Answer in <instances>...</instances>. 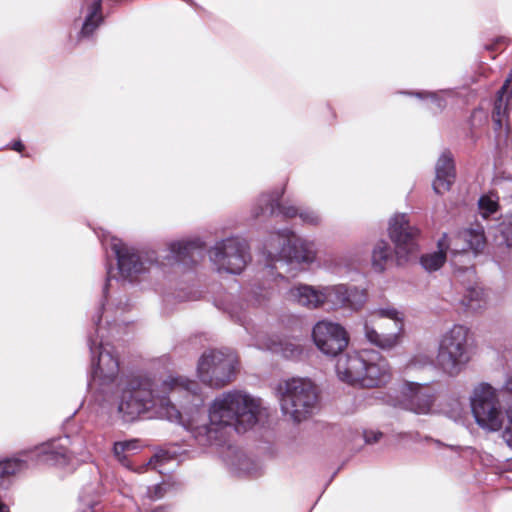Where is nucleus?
Wrapping results in <instances>:
<instances>
[{
	"label": "nucleus",
	"mask_w": 512,
	"mask_h": 512,
	"mask_svg": "<svg viewBox=\"0 0 512 512\" xmlns=\"http://www.w3.org/2000/svg\"><path fill=\"white\" fill-rule=\"evenodd\" d=\"M504 388L509 391V392H512V378H508L507 381L505 382L504 384Z\"/></svg>",
	"instance_id": "obj_43"
},
{
	"label": "nucleus",
	"mask_w": 512,
	"mask_h": 512,
	"mask_svg": "<svg viewBox=\"0 0 512 512\" xmlns=\"http://www.w3.org/2000/svg\"><path fill=\"white\" fill-rule=\"evenodd\" d=\"M151 512H163V509L161 507H159V508H157V509H155V510H153Z\"/></svg>",
	"instance_id": "obj_46"
},
{
	"label": "nucleus",
	"mask_w": 512,
	"mask_h": 512,
	"mask_svg": "<svg viewBox=\"0 0 512 512\" xmlns=\"http://www.w3.org/2000/svg\"><path fill=\"white\" fill-rule=\"evenodd\" d=\"M237 358L231 352L209 350L202 354L197 365V375L202 383L212 388H222L236 377Z\"/></svg>",
	"instance_id": "obj_9"
},
{
	"label": "nucleus",
	"mask_w": 512,
	"mask_h": 512,
	"mask_svg": "<svg viewBox=\"0 0 512 512\" xmlns=\"http://www.w3.org/2000/svg\"><path fill=\"white\" fill-rule=\"evenodd\" d=\"M280 406L284 415L301 422L313 414L318 403V392L306 378H291L279 384Z\"/></svg>",
	"instance_id": "obj_7"
},
{
	"label": "nucleus",
	"mask_w": 512,
	"mask_h": 512,
	"mask_svg": "<svg viewBox=\"0 0 512 512\" xmlns=\"http://www.w3.org/2000/svg\"><path fill=\"white\" fill-rule=\"evenodd\" d=\"M403 406L416 414H427L431 411L434 395L427 388L417 383H407L403 391Z\"/></svg>",
	"instance_id": "obj_19"
},
{
	"label": "nucleus",
	"mask_w": 512,
	"mask_h": 512,
	"mask_svg": "<svg viewBox=\"0 0 512 512\" xmlns=\"http://www.w3.org/2000/svg\"><path fill=\"white\" fill-rule=\"evenodd\" d=\"M401 94L414 96L423 103L425 108L433 113L441 112L446 107L447 92L445 90L402 91Z\"/></svg>",
	"instance_id": "obj_25"
},
{
	"label": "nucleus",
	"mask_w": 512,
	"mask_h": 512,
	"mask_svg": "<svg viewBox=\"0 0 512 512\" xmlns=\"http://www.w3.org/2000/svg\"><path fill=\"white\" fill-rule=\"evenodd\" d=\"M133 444L131 442H116L113 447L114 455L117 457L118 461L123 465H126V456L124 455L125 451L129 450Z\"/></svg>",
	"instance_id": "obj_38"
},
{
	"label": "nucleus",
	"mask_w": 512,
	"mask_h": 512,
	"mask_svg": "<svg viewBox=\"0 0 512 512\" xmlns=\"http://www.w3.org/2000/svg\"><path fill=\"white\" fill-rule=\"evenodd\" d=\"M432 188L437 195H444L448 191V155L442 152L435 165V178Z\"/></svg>",
	"instance_id": "obj_26"
},
{
	"label": "nucleus",
	"mask_w": 512,
	"mask_h": 512,
	"mask_svg": "<svg viewBox=\"0 0 512 512\" xmlns=\"http://www.w3.org/2000/svg\"><path fill=\"white\" fill-rule=\"evenodd\" d=\"M26 466V461L18 458L0 461V486L7 488L10 478L23 471Z\"/></svg>",
	"instance_id": "obj_28"
},
{
	"label": "nucleus",
	"mask_w": 512,
	"mask_h": 512,
	"mask_svg": "<svg viewBox=\"0 0 512 512\" xmlns=\"http://www.w3.org/2000/svg\"><path fill=\"white\" fill-rule=\"evenodd\" d=\"M486 48H487L488 50H492V49H493V45H488V46H486Z\"/></svg>",
	"instance_id": "obj_48"
},
{
	"label": "nucleus",
	"mask_w": 512,
	"mask_h": 512,
	"mask_svg": "<svg viewBox=\"0 0 512 512\" xmlns=\"http://www.w3.org/2000/svg\"><path fill=\"white\" fill-rule=\"evenodd\" d=\"M498 209V198L493 194H484L479 198L478 211L483 220L496 219Z\"/></svg>",
	"instance_id": "obj_30"
},
{
	"label": "nucleus",
	"mask_w": 512,
	"mask_h": 512,
	"mask_svg": "<svg viewBox=\"0 0 512 512\" xmlns=\"http://www.w3.org/2000/svg\"><path fill=\"white\" fill-rule=\"evenodd\" d=\"M506 416L508 423L502 432V439L508 447L512 448V399L506 410ZM507 461H512V457L508 458Z\"/></svg>",
	"instance_id": "obj_36"
},
{
	"label": "nucleus",
	"mask_w": 512,
	"mask_h": 512,
	"mask_svg": "<svg viewBox=\"0 0 512 512\" xmlns=\"http://www.w3.org/2000/svg\"><path fill=\"white\" fill-rule=\"evenodd\" d=\"M335 369L342 382L359 388L378 387L390 378L388 362L375 350L341 354Z\"/></svg>",
	"instance_id": "obj_4"
},
{
	"label": "nucleus",
	"mask_w": 512,
	"mask_h": 512,
	"mask_svg": "<svg viewBox=\"0 0 512 512\" xmlns=\"http://www.w3.org/2000/svg\"><path fill=\"white\" fill-rule=\"evenodd\" d=\"M283 194L284 188H280L259 195L251 208L252 216L254 218L281 216L284 219H292L299 216L300 209L296 206L288 202L281 203Z\"/></svg>",
	"instance_id": "obj_17"
},
{
	"label": "nucleus",
	"mask_w": 512,
	"mask_h": 512,
	"mask_svg": "<svg viewBox=\"0 0 512 512\" xmlns=\"http://www.w3.org/2000/svg\"><path fill=\"white\" fill-rule=\"evenodd\" d=\"M159 457H161L160 455H155L154 458L158 459Z\"/></svg>",
	"instance_id": "obj_50"
},
{
	"label": "nucleus",
	"mask_w": 512,
	"mask_h": 512,
	"mask_svg": "<svg viewBox=\"0 0 512 512\" xmlns=\"http://www.w3.org/2000/svg\"><path fill=\"white\" fill-rule=\"evenodd\" d=\"M83 444L84 440L81 436L71 438L69 435H64L41 444L33 453L43 463L64 466L70 462L73 455L81 453Z\"/></svg>",
	"instance_id": "obj_13"
},
{
	"label": "nucleus",
	"mask_w": 512,
	"mask_h": 512,
	"mask_svg": "<svg viewBox=\"0 0 512 512\" xmlns=\"http://www.w3.org/2000/svg\"><path fill=\"white\" fill-rule=\"evenodd\" d=\"M217 306L233 321L243 326L247 332H250L247 318V303H244L238 296L227 294L219 301Z\"/></svg>",
	"instance_id": "obj_23"
},
{
	"label": "nucleus",
	"mask_w": 512,
	"mask_h": 512,
	"mask_svg": "<svg viewBox=\"0 0 512 512\" xmlns=\"http://www.w3.org/2000/svg\"><path fill=\"white\" fill-rule=\"evenodd\" d=\"M388 234L399 262L407 261L418 251L420 230L410 223L407 214L398 213L389 220Z\"/></svg>",
	"instance_id": "obj_12"
},
{
	"label": "nucleus",
	"mask_w": 512,
	"mask_h": 512,
	"mask_svg": "<svg viewBox=\"0 0 512 512\" xmlns=\"http://www.w3.org/2000/svg\"><path fill=\"white\" fill-rule=\"evenodd\" d=\"M367 300L364 289L345 284L322 286L321 307L329 310L348 308L357 311L361 309Z\"/></svg>",
	"instance_id": "obj_15"
},
{
	"label": "nucleus",
	"mask_w": 512,
	"mask_h": 512,
	"mask_svg": "<svg viewBox=\"0 0 512 512\" xmlns=\"http://www.w3.org/2000/svg\"><path fill=\"white\" fill-rule=\"evenodd\" d=\"M273 294L272 285H255L251 290V302L254 306H261L270 299Z\"/></svg>",
	"instance_id": "obj_33"
},
{
	"label": "nucleus",
	"mask_w": 512,
	"mask_h": 512,
	"mask_svg": "<svg viewBox=\"0 0 512 512\" xmlns=\"http://www.w3.org/2000/svg\"><path fill=\"white\" fill-rule=\"evenodd\" d=\"M510 79H507L502 87L497 92V101L495 102L492 120L495 125V130H500L503 126V121L501 118V103L504 98L508 100L512 96V91L509 90L510 87Z\"/></svg>",
	"instance_id": "obj_31"
},
{
	"label": "nucleus",
	"mask_w": 512,
	"mask_h": 512,
	"mask_svg": "<svg viewBox=\"0 0 512 512\" xmlns=\"http://www.w3.org/2000/svg\"><path fill=\"white\" fill-rule=\"evenodd\" d=\"M266 415L260 399L233 389L222 392L210 403L208 422L191 420L186 428L199 445L206 447L220 442L225 429L244 433Z\"/></svg>",
	"instance_id": "obj_2"
},
{
	"label": "nucleus",
	"mask_w": 512,
	"mask_h": 512,
	"mask_svg": "<svg viewBox=\"0 0 512 512\" xmlns=\"http://www.w3.org/2000/svg\"><path fill=\"white\" fill-rule=\"evenodd\" d=\"M264 250L268 262L264 275H274L276 263L310 265L317 257L316 243L297 236L288 228L271 233L264 244Z\"/></svg>",
	"instance_id": "obj_5"
},
{
	"label": "nucleus",
	"mask_w": 512,
	"mask_h": 512,
	"mask_svg": "<svg viewBox=\"0 0 512 512\" xmlns=\"http://www.w3.org/2000/svg\"><path fill=\"white\" fill-rule=\"evenodd\" d=\"M167 492V484L160 483L153 485L151 487H147L145 491V496L152 501L159 500L165 496Z\"/></svg>",
	"instance_id": "obj_37"
},
{
	"label": "nucleus",
	"mask_w": 512,
	"mask_h": 512,
	"mask_svg": "<svg viewBox=\"0 0 512 512\" xmlns=\"http://www.w3.org/2000/svg\"><path fill=\"white\" fill-rule=\"evenodd\" d=\"M404 319V313L394 306L375 309L363 321L365 338L382 350H392L402 342Z\"/></svg>",
	"instance_id": "obj_6"
},
{
	"label": "nucleus",
	"mask_w": 512,
	"mask_h": 512,
	"mask_svg": "<svg viewBox=\"0 0 512 512\" xmlns=\"http://www.w3.org/2000/svg\"><path fill=\"white\" fill-rule=\"evenodd\" d=\"M299 218L304 224L312 226H317L322 222L320 213L311 208L300 209Z\"/></svg>",
	"instance_id": "obj_35"
},
{
	"label": "nucleus",
	"mask_w": 512,
	"mask_h": 512,
	"mask_svg": "<svg viewBox=\"0 0 512 512\" xmlns=\"http://www.w3.org/2000/svg\"><path fill=\"white\" fill-rule=\"evenodd\" d=\"M312 339L317 348L328 356L339 355L349 342L345 328L338 323L327 320L318 321L314 325Z\"/></svg>",
	"instance_id": "obj_16"
},
{
	"label": "nucleus",
	"mask_w": 512,
	"mask_h": 512,
	"mask_svg": "<svg viewBox=\"0 0 512 512\" xmlns=\"http://www.w3.org/2000/svg\"><path fill=\"white\" fill-rule=\"evenodd\" d=\"M450 186L452 185V178L454 179L456 177V170H455V162L450 156Z\"/></svg>",
	"instance_id": "obj_42"
},
{
	"label": "nucleus",
	"mask_w": 512,
	"mask_h": 512,
	"mask_svg": "<svg viewBox=\"0 0 512 512\" xmlns=\"http://www.w3.org/2000/svg\"><path fill=\"white\" fill-rule=\"evenodd\" d=\"M393 251L389 243L379 240L373 247L371 255L372 267L376 272H383L388 262L392 259Z\"/></svg>",
	"instance_id": "obj_27"
},
{
	"label": "nucleus",
	"mask_w": 512,
	"mask_h": 512,
	"mask_svg": "<svg viewBox=\"0 0 512 512\" xmlns=\"http://www.w3.org/2000/svg\"><path fill=\"white\" fill-rule=\"evenodd\" d=\"M206 248L205 241L200 237H191L171 241L167 245V254L160 261V268L166 266L177 269L189 268L196 264V256H201Z\"/></svg>",
	"instance_id": "obj_14"
},
{
	"label": "nucleus",
	"mask_w": 512,
	"mask_h": 512,
	"mask_svg": "<svg viewBox=\"0 0 512 512\" xmlns=\"http://www.w3.org/2000/svg\"><path fill=\"white\" fill-rule=\"evenodd\" d=\"M80 13L83 15L84 21L78 33V39H89L103 22L102 0L85 1Z\"/></svg>",
	"instance_id": "obj_21"
},
{
	"label": "nucleus",
	"mask_w": 512,
	"mask_h": 512,
	"mask_svg": "<svg viewBox=\"0 0 512 512\" xmlns=\"http://www.w3.org/2000/svg\"><path fill=\"white\" fill-rule=\"evenodd\" d=\"M427 362L431 365L437 366L444 371L448 365V344L445 336L439 342L438 353L435 359H428Z\"/></svg>",
	"instance_id": "obj_34"
},
{
	"label": "nucleus",
	"mask_w": 512,
	"mask_h": 512,
	"mask_svg": "<svg viewBox=\"0 0 512 512\" xmlns=\"http://www.w3.org/2000/svg\"><path fill=\"white\" fill-rule=\"evenodd\" d=\"M462 238L467 247L461 250L450 248V284L456 292L450 299V306L458 305L465 312H476L486 304L473 262L486 245L485 228L476 220L475 227L462 232Z\"/></svg>",
	"instance_id": "obj_3"
},
{
	"label": "nucleus",
	"mask_w": 512,
	"mask_h": 512,
	"mask_svg": "<svg viewBox=\"0 0 512 512\" xmlns=\"http://www.w3.org/2000/svg\"><path fill=\"white\" fill-rule=\"evenodd\" d=\"M322 286L297 284L286 292V299L307 309L321 307Z\"/></svg>",
	"instance_id": "obj_20"
},
{
	"label": "nucleus",
	"mask_w": 512,
	"mask_h": 512,
	"mask_svg": "<svg viewBox=\"0 0 512 512\" xmlns=\"http://www.w3.org/2000/svg\"><path fill=\"white\" fill-rule=\"evenodd\" d=\"M472 355V340L466 326L454 325L450 328V377H453L468 364Z\"/></svg>",
	"instance_id": "obj_18"
},
{
	"label": "nucleus",
	"mask_w": 512,
	"mask_h": 512,
	"mask_svg": "<svg viewBox=\"0 0 512 512\" xmlns=\"http://www.w3.org/2000/svg\"><path fill=\"white\" fill-rule=\"evenodd\" d=\"M277 277H279V278H281V279H283V278H284L281 274H278V275L274 278V280H276V278H277Z\"/></svg>",
	"instance_id": "obj_49"
},
{
	"label": "nucleus",
	"mask_w": 512,
	"mask_h": 512,
	"mask_svg": "<svg viewBox=\"0 0 512 512\" xmlns=\"http://www.w3.org/2000/svg\"><path fill=\"white\" fill-rule=\"evenodd\" d=\"M208 256L218 272L240 274L250 260L249 245L237 236L217 241Z\"/></svg>",
	"instance_id": "obj_11"
},
{
	"label": "nucleus",
	"mask_w": 512,
	"mask_h": 512,
	"mask_svg": "<svg viewBox=\"0 0 512 512\" xmlns=\"http://www.w3.org/2000/svg\"><path fill=\"white\" fill-rule=\"evenodd\" d=\"M119 490H120V492H121L122 494H126V491L124 490V488H119Z\"/></svg>",
	"instance_id": "obj_47"
},
{
	"label": "nucleus",
	"mask_w": 512,
	"mask_h": 512,
	"mask_svg": "<svg viewBox=\"0 0 512 512\" xmlns=\"http://www.w3.org/2000/svg\"><path fill=\"white\" fill-rule=\"evenodd\" d=\"M10 148L14 151L22 152L24 150V145L20 140H17L10 145Z\"/></svg>",
	"instance_id": "obj_41"
},
{
	"label": "nucleus",
	"mask_w": 512,
	"mask_h": 512,
	"mask_svg": "<svg viewBox=\"0 0 512 512\" xmlns=\"http://www.w3.org/2000/svg\"><path fill=\"white\" fill-rule=\"evenodd\" d=\"M419 364H420L419 356L415 357V358L411 361V363H410V365H411V366H414V367H417Z\"/></svg>",
	"instance_id": "obj_44"
},
{
	"label": "nucleus",
	"mask_w": 512,
	"mask_h": 512,
	"mask_svg": "<svg viewBox=\"0 0 512 512\" xmlns=\"http://www.w3.org/2000/svg\"><path fill=\"white\" fill-rule=\"evenodd\" d=\"M446 237V233L443 234V239L439 240L438 245L441 247L439 251H435L432 253L424 254L420 258V263L422 267L428 271L433 272L438 270L440 267L443 266L446 260V252L443 250V247L445 245L444 239Z\"/></svg>",
	"instance_id": "obj_29"
},
{
	"label": "nucleus",
	"mask_w": 512,
	"mask_h": 512,
	"mask_svg": "<svg viewBox=\"0 0 512 512\" xmlns=\"http://www.w3.org/2000/svg\"><path fill=\"white\" fill-rule=\"evenodd\" d=\"M128 302L113 308L102 303L94 317L95 331L88 336L91 353V373L88 388L98 401L107 402L125 422L152 413L160 418L177 419L180 415L172 402L176 395H197L200 387L196 381L183 376H168L160 385L148 376L119 375V361L108 336L116 337L122 331L118 317L122 316Z\"/></svg>",
	"instance_id": "obj_1"
},
{
	"label": "nucleus",
	"mask_w": 512,
	"mask_h": 512,
	"mask_svg": "<svg viewBox=\"0 0 512 512\" xmlns=\"http://www.w3.org/2000/svg\"><path fill=\"white\" fill-rule=\"evenodd\" d=\"M111 282H112V273H111L110 270H108L107 271L106 283H105V285L103 287V296H104L105 299L108 298V289L112 285Z\"/></svg>",
	"instance_id": "obj_40"
},
{
	"label": "nucleus",
	"mask_w": 512,
	"mask_h": 512,
	"mask_svg": "<svg viewBox=\"0 0 512 512\" xmlns=\"http://www.w3.org/2000/svg\"><path fill=\"white\" fill-rule=\"evenodd\" d=\"M471 412L476 424L489 432L499 431L504 422V414L497 391L489 383H480L470 397Z\"/></svg>",
	"instance_id": "obj_10"
},
{
	"label": "nucleus",
	"mask_w": 512,
	"mask_h": 512,
	"mask_svg": "<svg viewBox=\"0 0 512 512\" xmlns=\"http://www.w3.org/2000/svg\"><path fill=\"white\" fill-rule=\"evenodd\" d=\"M255 345L260 349H266L273 353L280 354L287 359H296L303 352V349L300 345L290 340H280L273 338H267L264 340L262 339V336H257Z\"/></svg>",
	"instance_id": "obj_24"
},
{
	"label": "nucleus",
	"mask_w": 512,
	"mask_h": 512,
	"mask_svg": "<svg viewBox=\"0 0 512 512\" xmlns=\"http://www.w3.org/2000/svg\"><path fill=\"white\" fill-rule=\"evenodd\" d=\"M383 436L380 431L368 430L364 432V440L367 444L377 443Z\"/></svg>",
	"instance_id": "obj_39"
},
{
	"label": "nucleus",
	"mask_w": 512,
	"mask_h": 512,
	"mask_svg": "<svg viewBox=\"0 0 512 512\" xmlns=\"http://www.w3.org/2000/svg\"><path fill=\"white\" fill-rule=\"evenodd\" d=\"M494 236L499 245L512 248V216L505 217L497 225Z\"/></svg>",
	"instance_id": "obj_32"
},
{
	"label": "nucleus",
	"mask_w": 512,
	"mask_h": 512,
	"mask_svg": "<svg viewBox=\"0 0 512 512\" xmlns=\"http://www.w3.org/2000/svg\"><path fill=\"white\" fill-rule=\"evenodd\" d=\"M0 512H9L8 507L0 502Z\"/></svg>",
	"instance_id": "obj_45"
},
{
	"label": "nucleus",
	"mask_w": 512,
	"mask_h": 512,
	"mask_svg": "<svg viewBox=\"0 0 512 512\" xmlns=\"http://www.w3.org/2000/svg\"><path fill=\"white\" fill-rule=\"evenodd\" d=\"M111 250L116 256L119 274L129 281L138 280L152 268H160L159 257L153 249H138L112 238Z\"/></svg>",
	"instance_id": "obj_8"
},
{
	"label": "nucleus",
	"mask_w": 512,
	"mask_h": 512,
	"mask_svg": "<svg viewBox=\"0 0 512 512\" xmlns=\"http://www.w3.org/2000/svg\"><path fill=\"white\" fill-rule=\"evenodd\" d=\"M226 464L239 475H254L260 470V464L243 450L229 446L224 456Z\"/></svg>",
	"instance_id": "obj_22"
}]
</instances>
